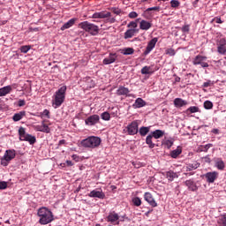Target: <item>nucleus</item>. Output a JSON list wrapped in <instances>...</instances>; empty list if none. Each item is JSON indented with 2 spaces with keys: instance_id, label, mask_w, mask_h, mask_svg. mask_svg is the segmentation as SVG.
<instances>
[{
  "instance_id": "1",
  "label": "nucleus",
  "mask_w": 226,
  "mask_h": 226,
  "mask_svg": "<svg viewBox=\"0 0 226 226\" xmlns=\"http://www.w3.org/2000/svg\"><path fill=\"white\" fill-rule=\"evenodd\" d=\"M37 216H39V223L41 225H49V223H52L54 222V214L50 209L42 207L38 209Z\"/></svg>"
},
{
  "instance_id": "2",
  "label": "nucleus",
  "mask_w": 226,
  "mask_h": 226,
  "mask_svg": "<svg viewBox=\"0 0 226 226\" xmlns=\"http://www.w3.org/2000/svg\"><path fill=\"white\" fill-rule=\"evenodd\" d=\"M80 144L82 147H86L87 149H96V147H100L102 139L96 136H89L87 139H82Z\"/></svg>"
},
{
  "instance_id": "3",
  "label": "nucleus",
  "mask_w": 226,
  "mask_h": 226,
  "mask_svg": "<svg viewBox=\"0 0 226 226\" xmlns=\"http://www.w3.org/2000/svg\"><path fill=\"white\" fill-rule=\"evenodd\" d=\"M66 86H63L55 93L53 99L54 109H58V107H61V105L64 103V98H66Z\"/></svg>"
},
{
  "instance_id": "4",
  "label": "nucleus",
  "mask_w": 226,
  "mask_h": 226,
  "mask_svg": "<svg viewBox=\"0 0 226 226\" xmlns=\"http://www.w3.org/2000/svg\"><path fill=\"white\" fill-rule=\"evenodd\" d=\"M79 26L86 31V33H89V34H92V36H96L98 33H100V28L98 26L89 23L88 21H83L79 23Z\"/></svg>"
},
{
  "instance_id": "5",
  "label": "nucleus",
  "mask_w": 226,
  "mask_h": 226,
  "mask_svg": "<svg viewBox=\"0 0 226 226\" xmlns=\"http://www.w3.org/2000/svg\"><path fill=\"white\" fill-rule=\"evenodd\" d=\"M17 156V152L15 149H8L5 151L3 157L0 158V163L3 167H8L10 165V162L11 160H14V158Z\"/></svg>"
},
{
  "instance_id": "6",
  "label": "nucleus",
  "mask_w": 226,
  "mask_h": 226,
  "mask_svg": "<svg viewBox=\"0 0 226 226\" xmlns=\"http://www.w3.org/2000/svg\"><path fill=\"white\" fill-rule=\"evenodd\" d=\"M92 19H107L106 22H109V24H114V22H116V18H112V13L107 11L94 12Z\"/></svg>"
},
{
  "instance_id": "7",
  "label": "nucleus",
  "mask_w": 226,
  "mask_h": 226,
  "mask_svg": "<svg viewBox=\"0 0 226 226\" xmlns=\"http://www.w3.org/2000/svg\"><path fill=\"white\" fill-rule=\"evenodd\" d=\"M19 140H25L26 142H29V144L33 145L36 142V137L27 134L26 132V128L19 127Z\"/></svg>"
},
{
  "instance_id": "8",
  "label": "nucleus",
  "mask_w": 226,
  "mask_h": 226,
  "mask_svg": "<svg viewBox=\"0 0 226 226\" xmlns=\"http://www.w3.org/2000/svg\"><path fill=\"white\" fill-rule=\"evenodd\" d=\"M207 60V56L198 55L192 59V64H194V66L200 64L201 68H209V64L206 62Z\"/></svg>"
},
{
  "instance_id": "9",
  "label": "nucleus",
  "mask_w": 226,
  "mask_h": 226,
  "mask_svg": "<svg viewBox=\"0 0 226 226\" xmlns=\"http://www.w3.org/2000/svg\"><path fill=\"white\" fill-rule=\"evenodd\" d=\"M116 94L117 96H125V98H135V94H130V89L124 86H120L117 88Z\"/></svg>"
},
{
  "instance_id": "10",
  "label": "nucleus",
  "mask_w": 226,
  "mask_h": 226,
  "mask_svg": "<svg viewBox=\"0 0 226 226\" xmlns=\"http://www.w3.org/2000/svg\"><path fill=\"white\" fill-rule=\"evenodd\" d=\"M47 120H42L41 124L34 125L35 132H41L42 133H50V127L46 124Z\"/></svg>"
},
{
  "instance_id": "11",
  "label": "nucleus",
  "mask_w": 226,
  "mask_h": 226,
  "mask_svg": "<svg viewBox=\"0 0 226 226\" xmlns=\"http://www.w3.org/2000/svg\"><path fill=\"white\" fill-rule=\"evenodd\" d=\"M128 135H137L139 133V123L137 121H132L126 127Z\"/></svg>"
},
{
  "instance_id": "12",
  "label": "nucleus",
  "mask_w": 226,
  "mask_h": 226,
  "mask_svg": "<svg viewBox=\"0 0 226 226\" xmlns=\"http://www.w3.org/2000/svg\"><path fill=\"white\" fill-rule=\"evenodd\" d=\"M98 123H100V116L98 115H92L85 120V124L87 126H94V124H98Z\"/></svg>"
},
{
  "instance_id": "13",
  "label": "nucleus",
  "mask_w": 226,
  "mask_h": 226,
  "mask_svg": "<svg viewBox=\"0 0 226 226\" xmlns=\"http://www.w3.org/2000/svg\"><path fill=\"white\" fill-rule=\"evenodd\" d=\"M88 197L91 199H105V193L102 189H95L88 193Z\"/></svg>"
},
{
  "instance_id": "14",
  "label": "nucleus",
  "mask_w": 226,
  "mask_h": 226,
  "mask_svg": "<svg viewBox=\"0 0 226 226\" xmlns=\"http://www.w3.org/2000/svg\"><path fill=\"white\" fill-rule=\"evenodd\" d=\"M205 179L207 180V183H209V184L215 183V181L218 179V172L212 171V172L206 173Z\"/></svg>"
},
{
  "instance_id": "15",
  "label": "nucleus",
  "mask_w": 226,
  "mask_h": 226,
  "mask_svg": "<svg viewBox=\"0 0 226 226\" xmlns=\"http://www.w3.org/2000/svg\"><path fill=\"white\" fill-rule=\"evenodd\" d=\"M156 43H158V38H153L147 46L146 50L144 51V55L147 56L148 54L151 53V51L153 50V49H154V47H156Z\"/></svg>"
},
{
  "instance_id": "16",
  "label": "nucleus",
  "mask_w": 226,
  "mask_h": 226,
  "mask_svg": "<svg viewBox=\"0 0 226 226\" xmlns=\"http://www.w3.org/2000/svg\"><path fill=\"white\" fill-rule=\"evenodd\" d=\"M185 186H187L189 192H197L199 190V186L197 185V182L193 181V179H189L185 182Z\"/></svg>"
},
{
  "instance_id": "17",
  "label": "nucleus",
  "mask_w": 226,
  "mask_h": 226,
  "mask_svg": "<svg viewBox=\"0 0 226 226\" xmlns=\"http://www.w3.org/2000/svg\"><path fill=\"white\" fill-rule=\"evenodd\" d=\"M144 199L152 207H156V206H158L156 200H154V198H153V194H151V192H145Z\"/></svg>"
},
{
  "instance_id": "18",
  "label": "nucleus",
  "mask_w": 226,
  "mask_h": 226,
  "mask_svg": "<svg viewBox=\"0 0 226 226\" xmlns=\"http://www.w3.org/2000/svg\"><path fill=\"white\" fill-rule=\"evenodd\" d=\"M152 27H153V23L146 19H142L139 22V29H141V31H149V29Z\"/></svg>"
},
{
  "instance_id": "19",
  "label": "nucleus",
  "mask_w": 226,
  "mask_h": 226,
  "mask_svg": "<svg viewBox=\"0 0 226 226\" xmlns=\"http://www.w3.org/2000/svg\"><path fill=\"white\" fill-rule=\"evenodd\" d=\"M147 102L144 101V99L139 97L135 100L134 103L132 104V108L134 109H142V107H146Z\"/></svg>"
},
{
  "instance_id": "20",
  "label": "nucleus",
  "mask_w": 226,
  "mask_h": 226,
  "mask_svg": "<svg viewBox=\"0 0 226 226\" xmlns=\"http://www.w3.org/2000/svg\"><path fill=\"white\" fill-rule=\"evenodd\" d=\"M116 59H117V55L116 53H110L109 57L103 59V64H112V63H116Z\"/></svg>"
},
{
  "instance_id": "21",
  "label": "nucleus",
  "mask_w": 226,
  "mask_h": 226,
  "mask_svg": "<svg viewBox=\"0 0 226 226\" xmlns=\"http://www.w3.org/2000/svg\"><path fill=\"white\" fill-rule=\"evenodd\" d=\"M107 222H109L110 223H116L117 220H119V215L116 212H110L108 216L106 217Z\"/></svg>"
},
{
  "instance_id": "22",
  "label": "nucleus",
  "mask_w": 226,
  "mask_h": 226,
  "mask_svg": "<svg viewBox=\"0 0 226 226\" xmlns=\"http://www.w3.org/2000/svg\"><path fill=\"white\" fill-rule=\"evenodd\" d=\"M200 167V163H199L197 161H193L191 163H188L186 165V170L187 171H192V170H197Z\"/></svg>"
},
{
  "instance_id": "23",
  "label": "nucleus",
  "mask_w": 226,
  "mask_h": 226,
  "mask_svg": "<svg viewBox=\"0 0 226 226\" xmlns=\"http://www.w3.org/2000/svg\"><path fill=\"white\" fill-rule=\"evenodd\" d=\"M137 33H139V29H128L125 33H124V39L128 40L130 38H133L134 34H137Z\"/></svg>"
},
{
  "instance_id": "24",
  "label": "nucleus",
  "mask_w": 226,
  "mask_h": 226,
  "mask_svg": "<svg viewBox=\"0 0 226 226\" xmlns=\"http://www.w3.org/2000/svg\"><path fill=\"white\" fill-rule=\"evenodd\" d=\"M150 135L152 136L153 139H162V137H163V135H165V132L162 131V130H155L154 132H152L150 133Z\"/></svg>"
},
{
  "instance_id": "25",
  "label": "nucleus",
  "mask_w": 226,
  "mask_h": 226,
  "mask_svg": "<svg viewBox=\"0 0 226 226\" xmlns=\"http://www.w3.org/2000/svg\"><path fill=\"white\" fill-rule=\"evenodd\" d=\"M75 22H77V19H71L68 22L64 24L61 27V31H64L65 29H70V27L73 26L75 25Z\"/></svg>"
},
{
  "instance_id": "26",
  "label": "nucleus",
  "mask_w": 226,
  "mask_h": 226,
  "mask_svg": "<svg viewBox=\"0 0 226 226\" xmlns=\"http://www.w3.org/2000/svg\"><path fill=\"white\" fill-rule=\"evenodd\" d=\"M166 177L168 181H174V179H177V177H179V176L177 175V173L170 170L166 172Z\"/></svg>"
},
{
  "instance_id": "27",
  "label": "nucleus",
  "mask_w": 226,
  "mask_h": 226,
  "mask_svg": "<svg viewBox=\"0 0 226 226\" xmlns=\"http://www.w3.org/2000/svg\"><path fill=\"white\" fill-rule=\"evenodd\" d=\"M174 105H175V107H185V105H188V102H186L181 98H176L174 100Z\"/></svg>"
},
{
  "instance_id": "28",
  "label": "nucleus",
  "mask_w": 226,
  "mask_h": 226,
  "mask_svg": "<svg viewBox=\"0 0 226 226\" xmlns=\"http://www.w3.org/2000/svg\"><path fill=\"white\" fill-rule=\"evenodd\" d=\"M10 93H11V86L0 88V96H6V94H10Z\"/></svg>"
},
{
  "instance_id": "29",
  "label": "nucleus",
  "mask_w": 226,
  "mask_h": 226,
  "mask_svg": "<svg viewBox=\"0 0 226 226\" xmlns=\"http://www.w3.org/2000/svg\"><path fill=\"white\" fill-rule=\"evenodd\" d=\"M146 144L148 145V147L150 149H154V147L156 146L154 142H153V136L151 134H148L146 138Z\"/></svg>"
},
{
  "instance_id": "30",
  "label": "nucleus",
  "mask_w": 226,
  "mask_h": 226,
  "mask_svg": "<svg viewBox=\"0 0 226 226\" xmlns=\"http://www.w3.org/2000/svg\"><path fill=\"white\" fill-rule=\"evenodd\" d=\"M181 153H183V149L181 148V147H177V149L170 152V155L171 156V158H177V156H179Z\"/></svg>"
},
{
  "instance_id": "31",
  "label": "nucleus",
  "mask_w": 226,
  "mask_h": 226,
  "mask_svg": "<svg viewBox=\"0 0 226 226\" xmlns=\"http://www.w3.org/2000/svg\"><path fill=\"white\" fill-rule=\"evenodd\" d=\"M215 167L218 170H223V169H225V162H223L222 159L218 158L215 161Z\"/></svg>"
},
{
  "instance_id": "32",
  "label": "nucleus",
  "mask_w": 226,
  "mask_h": 226,
  "mask_svg": "<svg viewBox=\"0 0 226 226\" xmlns=\"http://www.w3.org/2000/svg\"><path fill=\"white\" fill-rule=\"evenodd\" d=\"M150 127L142 126L139 130V133L141 137H146L149 133Z\"/></svg>"
},
{
  "instance_id": "33",
  "label": "nucleus",
  "mask_w": 226,
  "mask_h": 226,
  "mask_svg": "<svg viewBox=\"0 0 226 226\" xmlns=\"http://www.w3.org/2000/svg\"><path fill=\"white\" fill-rule=\"evenodd\" d=\"M25 116H26V111H19V113L14 114V116L12 117V119L15 122L20 121V119H22V117H24Z\"/></svg>"
},
{
  "instance_id": "34",
  "label": "nucleus",
  "mask_w": 226,
  "mask_h": 226,
  "mask_svg": "<svg viewBox=\"0 0 226 226\" xmlns=\"http://www.w3.org/2000/svg\"><path fill=\"white\" fill-rule=\"evenodd\" d=\"M197 112H200V109L197 106H191L186 109V114H195Z\"/></svg>"
},
{
  "instance_id": "35",
  "label": "nucleus",
  "mask_w": 226,
  "mask_h": 226,
  "mask_svg": "<svg viewBox=\"0 0 226 226\" xmlns=\"http://www.w3.org/2000/svg\"><path fill=\"white\" fill-rule=\"evenodd\" d=\"M134 52L135 49H133L132 48H126L122 50V54H124V56H132V54H133Z\"/></svg>"
},
{
  "instance_id": "36",
  "label": "nucleus",
  "mask_w": 226,
  "mask_h": 226,
  "mask_svg": "<svg viewBox=\"0 0 226 226\" xmlns=\"http://www.w3.org/2000/svg\"><path fill=\"white\" fill-rule=\"evenodd\" d=\"M139 20H140V19H137L135 21H131L128 25L127 27L130 29H137L138 27V24L137 22H139Z\"/></svg>"
},
{
  "instance_id": "37",
  "label": "nucleus",
  "mask_w": 226,
  "mask_h": 226,
  "mask_svg": "<svg viewBox=\"0 0 226 226\" xmlns=\"http://www.w3.org/2000/svg\"><path fill=\"white\" fill-rule=\"evenodd\" d=\"M141 73H142V75H151V73H153V72L151 71V67L144 66L141 69Z\"/></svg>"
},
{
  "instance_id": "38",
  "label": "nucleus",
  "mask_w": 226,
  "mask_h": 226,
  "mask_svg": "<svg viewBox=\"0 0 226 226\" xmlns=\"http://www.w3.org/2000/svg\"><path fill=\"white\" fill-rule=\"evenodd\" d=\"M217 52L222 56H226V46H219L217 45Z\"/></svg>"
},
{
  "instance_id": "39",
  "label": "nucleus",
  "mask_w": 226,
  "mask_h": 226,
  "mask_svg": "<svg viewBox=\"0 0 226 226\" xmlns=\"http://www.w3.org/2000/svg\"><path fill=\"white\" fill-rule=\"evenodd\" d=\"M101 118L103 120V121H110V113L109 112H103L101 114Z\"/></svg>"
},
{
  "instance_id": "40",
  "label": "nucleus",
  "mask_w": 226,
  "mask_h": 226,
  "mask_svg": "<svg viewBox=\"0 0 226 226\" xmlns=\"http://www.w3.org/2000/svg\"><path fill=\"white\" fill-rule=\"evenodd\" d=\"M132 204L133 206H136V207H139L142 204V200L139 197H135L132 199Z\"/></svg>"
},
{
  "instance_id": "41",
  "label": "nucleus",
  "mask_w": 226,
  "mask_h": 226,
  "mask_svg": "<svg viewBox=\"0 0 226 226\" xmlns=\"http://www.w3.org/2000/svg\"><path fill=\"white\" fill-rule=\"evenodd\" d=\"M217 222H218V225L220 226H226V216L225 215L221 216L218 219Z\"/></svg>"
},
{
  "instance_id": "42",
  "label": "nucleus",
  "mask_w": 226,
  "mask_h": 226,
  "mask_svg": "<svg viewBox=\"0 0 226 226\" xmlns=\"http://www.w3.org/2000/svg\"><path fill=\"white\" fill-rule=\"evenodd\" d=\"M204 109L207 110H211V109H213V102L211 101H206L204 102Z\"/></svg>"
},
{
  "instance_id": "43",
  "label": "nucleus",
  "mask_w": 226,
  "mask_h": 226,
  "mask_svg": "<svg viewBox=\"0 0 226 226\" xmlns=\"http://www.w3.org/2000/svg\"><path fill=\"white\" fill-rule=\"evenodd\" d=\"M31 50V47L29 45H25L20 47V52L23 54H27Z\"/></svg>"
},
{
  "instance_id": "44",
  "label": "nucleus",
  "mask_w": 226,
  "mask_h": 226,
  "mask_svg": "<svg viewBox=\"0 0 226 226\" xmlns=\"http://www.w3.org/2000/svg\"><path fill=\"white\" fill-rule=\"evenodd\" d=\"M165 54H167V56H176V50L172 48H170L165 50Z\"/></svg>"
},
{
  "instance_id": "45",
  "label": "nucleus",
  "mask_w": 226,
  "mask_h": 226,
  "mask_svg": "<svg viewBox=\"0 0 226 226\" xmlns=\"http://www.w3.org/2000/svg\"><path fill=\"white\" fill-rule=\"evenodd\" d=\"M41 117H47V119H50V111L49 109H44L43 112L41 113Z\"/></svg>"
},
{
  "instance_id": "46",
  "label": "nucleus",
  "mask_w": 226,
  "mask_h": 226,
  "mask_svg": "<svg viewBox=\"0 0 226 226\" xmlns=\"http://www.w3.org/2000/svg\"><path fill=\"white\" fill-rule=\"evenodd\" d=\"M210 147H213V144H207L205 146H201V151H203L204 153H207Z\"/></svg>"
},
{
  "instance_id": "47",
  "label": "nucleus",
  "mask_w": 226,
  "mask_h": 226,
  "mask_svg": "<svg viewBox=\"0 0 226 226\" xmlns=\"http://www.w3.org/2000/svg\"><path fill=\"white\" fill-rule=\"evenodd\" d=\"M179 4H181V3H179L177 0L170 1L171 8H178Z\"/></svg>"
},
{
  "instance_id": "48",
  "label": "nucleus",
  "mask_w": 226,
  "mask_h": 226,
  "mask_svg": "<svg viewBox=\"0 0 226 226\" xmlns=\"http://www.w3.org/2000/svg\"><path fill=\"white\" fill-rule=\"evenodd\" d=\"M8 188V183L5 181L0 182V190H6Z\"/></svg>"
},
{
  "instance_id": "49",
  "label": "nucleus",
  "mask_w": 226,
  "mask_h": 226,
  "mask_svg": "<svg viewBox=\"0 0 226 226\" xmlns=\"http://www.w3.org/2000/svg\"><path fill=\"white\" fill-rule=\"evenodd\" d=\"M217 45L226 47V38L220 39Z\"/></svg>"
},
{
  "instance_id": "50",
  "label": "nucleus",
  "mask_w": 226,
  "mask_h": 226,
  "mask_svg": "<svg viewBox=\"0 0 226 226\" xmlns=\"http://www.w3.org/2000/svg\"><path fill=\"white\" fill-rule=\"evenodd\" d=\"M214 85H215V82L211 80H207V82L203 83L204 87H211V86H214Z\"/></svg>"
},
{
  "instance_id": "51",
  "label": "nucleus",
  "mask_w": 226,
  "mask_h": 226,
  "mask_svg": "<svg viewBox=\"0 0 226 226\" xmlns=\"http://www.w3.org/2000/svg\"><path fill=\"white\" fill-rule=\"evenodd\" d=\"M129 19H137L139 17V13L135 11H132L128 14Z\"/></svg>"
},
{
  "instance_id": "52",
  "label": "nucleus",
  "mask_w": 226,
  "mask_h": 226,
  "mask_svg": "<svg viewBox=\"0 0 226 226\" xmlns=\"http://www.w3.org/2000/svg\"><path fill=\"white\" fill-rule=\"evenodd\" d=\"M182 33H190V25H185L181 29Z\"/></svg>"
},
{
  "instance_id": "53",
  "label": "nucleus",
  "mask_w": 226,
  "mask_h": 226,
  "mask_svg": "<svg viewBox=\"0 0 226 226\" xmlns=\"http://www.w3.org/2000/svg\"><path fill=\"white\" fill-rule=\"evenodd\" d=\"M147 11H160V7L159 6L150 7L147 9Z\"/></svg>"
},
{
  "instance_id": "54",
  "label": "nucleus",
  "mask_w": 226,
  "mask_h": 226,
  "mask_svg": "<svg viewBox=\"0 0 226 226\" xmlns=\"http://www.w3.org/2000/svg\"><path fill=\"white\" fill-rule=\"evenodd\" d=\"M214 22H216V24H223V21L222 20V19L220 17H215L214 18Z\"/></svg>"
},
{
  "instance_id": "55",
  "label": "nucleus",
  "mask_w": 226,
  "mask_h": 226,
  "mask_svg": "<svg viewBox=\"0 0 226 226\" xmlns=\"http://www.w3.org/2000/svg\"><path fill=\"white\" fill-rule=\"evenodd\" d=\"M166 146L170 148L172 146H174V142L170 139L166 140Z\"/></svg>"
},
{
  "instance_id": "56",
  "label": "nucleus",
  "mask_w": 226,
  "mask_h": 226,
  "mask_svg": "<svg viewBox=\"0 0 226 226\" xmlns=\"http://www.w3.org/2000/svg\"><path fill=\"white\" fill-rule=\"evenodd\" d=\"M18 105H19V107H24V106L26 105V101H25V100H19V101L18 102Z\"/></svg>"
},
{
  "instance_id": "57",
  "label": "nucleus",
  "mask_w": 226,
  "mask_h": 226,
  "mask_svg": "<svg viewBox=\"0 0 226 226\" xmlns=\"http://www.w3.org/2000/svg\"><path fill=\"white\" fill-rule=\"evenodd\" d=\"M72 160H74L75 162H79V155H77V154H72Z\"/></svg>"
},
{
  "instance_id": "58",
  "label": "nucleus",
  "mask_w": 226,
  "mask_h": 226,
  "mask_svg": "<svg viewBox=\"0 0 226 226\" xmlns=\"http://www.w3.org/2000/svg\"><path fill=\"white\" fill-rule=\"evenodd\" d=\"M67 167H73V162L72 161H66Z\"/></svg>"
},
{
  "instance_id": "59",
  "label": "nucleus",
  "mask_w": 226,
  "mask_h": 226,
  "mask_svg": "<svg viewBox=\"0 0 226 226\" xmlns=\"http://www.w3.org/2000/svg\"><path fill=\"white\" fill-rule=\"evenodd\" d=\"M65 140L64 139H61L59 142H58V146H63L64 144H65Z\"/></svg>"
},
{
  "instance_id": "60",
  "label": "nucleus",
  "mask_w": 226,
  "mask_h": 226,
  "mask_svg": "<svg viewBox=\"0 0 226 226\" xmlns=\"http://www.w3.org/2000/svg\"><path fill=\"white\" fill-rule=\"evenodd\" d=\"M199 1H200V0H195V1L192 3L193 6H197V4H199Z\"/></svg>"
},
{
  "instance_id": "61",
  "label": "nucleus",
  "mask_w": 226,
  "mask_h": 226,
  "mask_svg": "<svg viewBox=\"0 0 226 226\" xmlns=\"http://www.w3.org/2000/svg\"><path fill=\"white\" fill-rule=\"evenodd\" d=\"M115 13H116L117 15H119V13H121V11H116Z\"/></svg>"
},
{
  "instance_id": "62",
  "label": "nucleus",
  "mask_w": 226,
  "mask_h": 226,
  "mask_svg": "<svg viewBox=\"0 0 226 226\" xmlns=\"http://www.w3.org/2000/svg\"><path fill=\"white\" fill-rule=\"evenodd\" d=\"M186 176H193V173H187Z\"/></svg>"
},
{
  "instance_id": "63",
  "label": "nucleus",
  "mask_w": 226,
  "mask_h": 226,
  "mask_svg": "<svg viewBox=\"0 0 226 226\" xmlns=\"http://www.w3.org/2000/svg\"><path fill=\"white\" fill-rule=\"evenodd\" d=\"M47 1H49V0H42V3H47Z\"/></svg>"
},
{
  "instance_id": "64",
  "label": "nucleus",
  "mask_w": 226,
  "mask_h": 226,
  "mask_svg": "<svg viewBox=\"0 0 226 226\" xmlns=\"http://www.w3.org/2000/svg\"><path fill=\"white\" fill-rule=\"evenodd\" d=\"M178 80H181V79L180 78L177 79V82H178Z\"/></svg>"
}]
</instances>
